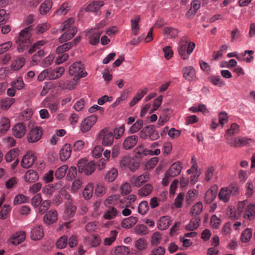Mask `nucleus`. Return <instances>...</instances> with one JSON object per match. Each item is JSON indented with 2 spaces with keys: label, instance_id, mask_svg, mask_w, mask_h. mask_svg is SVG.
<instances>
[{
  "label": "nucleus",
  "instance_id": "nucleus-1",
  "mask_svg": "<svg viewBox=\"0 0 255 255\" xmlns=\"http://www.w3.org/2000/svg\"><path fill=\"white\" fill-rule=\"evenodd\" d=\"M32 29V26L26 27L21 30L16 40V42L18 44L17 50L18 52H22L27 49L31 44V30Z\"/></svg>",
  "mask_w": 255,
  "mask_h": 255
},
{
  "label": "nucleus",
  "instance_id": "nucleus-2",
  "mask_svg": "<svg viewBox=\"0 0 255 255\" xmlns=\"http://www.w3.org/2000/svg\"><path fill=\"white\" fill-rule=\"evenodd\" d=\"M187 37H182L179 43L178 51L183 59H187L189 55L192 52L195 47V44L193 42H188Z\"/></svg>",
  "mask_w": 255,
  "mask_h": 255
},
{
  "label": "nucleus",
  "instance_id": "nucleus-3",
  "mask_svg": "<svg viewBox=\"0 0 255 255\" xmlns=\"http://www.w3.org/2000/svg\"><path fill=\"white\" fill-rule=\"evenodd\" d=\"M255 143V140L254 139L242 136L233 137L231 141H228V145L234 148L251 146L254 145Z\"/></svg>",
  "mask_w": 255,
  "mask_h": 255
},
{
  "label": "nucleus",
  "instance_id": "nucleus-4",
  "mask_svg": "<svg viewBox=\"0 0 255 255\" xmlns=\"http://www.w3.org/2000/svg\"><path fill=\"white\" fill-rule=\"evenodd\" d=\"M239 193V189L236 184H231L227 187L222 188L218 196L221 201L224 203L228 202L232 195H236Z\"/></svg>",
  "mask_w": 255,
  "mask_h": 255
},
{
  "label": "nucleus",
  "instance_id": "nucleus-5",
  "mask_svg": "<svg viewBox=\"0 0 255 255\" xmlns=\"http://www.w3.org/2000/svg\"><path fill=\"white\" fill-rule=\"evenodd\" d=\"M69 73L70 75L74 76L73 80L74 81H77L87 75V72L84 70L81 62H76L73 63L69 67Z\"/></svg>",
  "mask_w": 255,
  "mask_h": 255
},
{
  "label": "nucleus",
  "instance_id": "nucleus-6",
  "mask_svg": "<svg viewBox=\"0 0 255 255\" xmlns=\"http://www.w3.org/2000/svg\"><path fill=\"white\" fill-rule=\"evenodd\" d=\"M77 167L79 172L83 173L87 175L91 174L95 169V164L94 161L88 162V160L85 159L79 160Z\"/></svg>",
  "mask_w": 255,
  "mask_h": 255
},
{
  "label": "nucleus",
  "instance_id": "nucleus-7",
  "mask_svg": "<svg viewBox=\"0 0 255 255\" xmlns=\"http://www.w3.org/2000/svg\"><path fill=\"white\" fill-rule=\"evenodd\" d=\"M139 136L143 139L149 137L151 140H156L159 137L158 132L155 130L153 125L144 127L139 132Z\"/></svg>",
  "mask_w": 255,
  "mask_h": 255
},
{
  "label": "nucleus",
  "instance_id": "nucleus-8",
  "mask_svg": "<svg viewBox=\"0 0 255 255\" xmlns=\"http://www.w3.org/2000/svg\"><path fill=\"white\" fill-rule=\"evenodd\" d=\"M102 136V144L105 146H110L113 143L114 136L113 132L109 131L108 128L102 129L99 134Z\"/></svg>",
  "mask_w": 255,
  "mask_h": 255
},
{
  "label": "nucleus",
  "instance_id": "nucleus-9",
  "mask_svg": "<svg viewBox=\"0 0 255 255\" xmlns=\"http://www.w3.org/2000/svg\"><path fill=\"white\" fill-rule=\"evenodd\" d=\"M42 134V128L40 127H36L28 132L27 135V141L29 143L36 142L41 139Z\"/></svg>",
  "mask_w": 255,
  "mask_h": 255
},
{
  "label": "nucleus",
  "instance_id": "nucleus-10",
  "mask_svg": "<svg viewBox=\"0 0 255 255\" xmlns=\"http://www.w3.org/2000/svg\"><path fill=\"white\" fill-rule=\"evenodd\" d=\"M97 121V117L95 115L86 118L81 123L80 129L82 132L88 131Z\"/></svg>",
  "mask_w": 255,
  "mask_h": 255
},
{
  "label": "nucleus",
  "instance_id": "nucleus-11",
  "mask_svg": "<svg viewBox=\"0 0 255 255\" xmlns=\"http://www.w3.org/2000/svg\"><path fill=\"white\" fill-rule=\"evenodd\" d=\"M149 174L147 173L141 174L138 176H133L130 179V182L133 186L139 187L141 186L143 183L148 180L149 178Z\"/></svg>",
  "mask_w": 255,
  "mask_h": 255
},
{
  "label": "nucleus",
  "instance_id": "nucleus-12",
  "mask_svg": "<svg viewBox=\"0 0 255 255\" xmlns=\"http://www.w3.org/2000/svg\"><path fill=\"white\" fill-rule=\"evenodd\" d=\"M58 220V213L56 210L51 209L47 211L43 216V222L49 225L55 223Z\"/></svg>",
  "mask_w": 255,
  "mask_h": 255
},
{
  "label": "nucleus",
  "instance_id": "nucleus-13",
  "mask_svg": "<svg viewBox=\"0 0 255 255\" xmlns=\"http://www.w3.org/2000/svg\"><path fill=\"white\" fill-rule=\"evenodd\" d=\"M101 34V31L95 29H92L87 32L86 35L88 37L90 44L94 45L98 44Z\"/></svg>",
  "mask_w": 255,
  "mask_h": 255
},
{
  "label": "nucleus",
  "instance_id": "nucleus-14",
  "mask_svg": "<svg viewBox=\"0 0 255 255\" xmlns=\"http://www.w3.org/2000/svg\"><path fill=\"white\" fill-rule=\"evenodd\" d=\"M36 159V156L34 153L28 152L22 158L21 161L22 167L28 168L31 166Z\"/></svg>",
  "mask_w": 255,
  "mask_h": 255
},
{
  "label": "nucleus",
  "instance_id": "nucleus-15",
  "mask_svg": "<svg viewBox=\"0 0 255 255\" xmlns=\"http://www.w3.org/2000/svg\"><path fill=\"white\" fill-rule=\"evenodd\" d=\"M240 132V127L236 123H233L231 125L230 128L228 129L226 131L224 135L226 140V143L228 144V141H231L233 138L231 136L238 134Z\"/></svg>",
  "mask_w": 255,
  "mask_h": 255
},
{
  "label": "nucleus",
  "instance_id": "nucleus-16",
  "mask_svg": "<svg viewBox=\"0 0 255 255\" xmlns=\"http://www.w3.org/2000/svg\"><path fill=\"white\" fill-rule=\"evenodd\" d=\"M13 135L16 138L22 137L26 132V127L23 123L15 124L12 129Z\"/></svg>",
  "mask_w": 255,
  "mask_h": 255
},
{
  "label": "nucleus",
  "instance_id": "nucleus-17",
  "mask_svg": "<svg viewBox=\"0 0 255 255\" xmlns=\"http://www.w3.org/2000/svg\"><path fill=\"white\" fill-rule=\"evenodd\" d=\"M44 236L43 230L40 225H36L31 230L30 238L32 240H40Z\"/></svg>",
  "mask_w": 255,
  "mask_h": 255
},
{
  "label": "nucleus",
  "instance_id": "nucleus-18",
  "mask_svg": "<svg viewBox=\"0 0 255 255\" xmlns=\"http://www.w3.org/2000/svg\"><path fill=\"white\" fill-rule=\"evenodd\" d=\"M182 168V163L180 161L175 162L170 166L167 172V175L171 177L177 176L180 173Z\"/></svg>",
  "mask_w": 255,
  "mask_h": 255
},
{
  "label": "nucleus",
  "instance_id": "nucleus-19",
  "mask_svg": "<svg viewBox=\"0 0 255 255\" xmlns=\"http://www.w3.org/2000/svg\"><path fill=\"white\" fill-rule=\"evenodd\" d=\"M182 73L183 77L188 81H193L196 79L195 70L192 66L184 67Z\"/></svg>",
  "mask_w": 255,
  "mask_h": 255
},
{
  "label": "nucleus",
  "instance_id": "nucleus-20",
  "mask_svg": "<svg viewBox=\"0 0 255 255\" xmlns=\"http://www.w3.org/2000/svg\"><path fill=\"white\" fill-rule=\"evenodd\" d=\"M171 220L169 216H163L160 218L157 223V228L160 230L167 229L171 224Z\"/></svg>",
  "mask_w": 255,
  "mask_h": 255
},
{
  "label": "nucleus",
  "instance_id": "nucleus-21",
  "mask_svg": "<svg viewBox=\"0 0 255 255\" xmlns=\"http://www.w3.org/2000/svg\"><path fill=\"white\" fill-rule=\"evenodd\" d=\"M71 147L70 144H64L60 150V159L62 161H66L69 158L71 154Z\"/></svg>",
  "mask_w": 255,
  "mask_h": 255
},
{
  "label": "nucleus",
  "instance_id": "nucleus-22",
  "mask_svg": "<svg viewBox=\"0 0 255 255\" xmlns=\"http://www.w3.org/2000/svg\"><path fill=\"white\" fill-rule=\"evenodd\" d=\"M217 194V187H211L205 193L204 202L206 204L211 203L216 198Z\"/></svg>",
  "mask_w": 255,
  "mask_h": 255
},
{
  "label": "nucleus",
  "instance_id": "nucleus-23",
  "mask_svg": "<svg viewBox=\"0 0 255 255\" xmlns=\"http://www.w3.org/2000/svg\"><path fill=\"white\" fill-rule=\"evenodd\" d=\"M138 137L135 135L128 136L124 141L123 145L125 149L132 148L137 142Z\"/></svg>",
  "mask_w": 255,
  "mask_h": 255
},
{
  "label": "nucleus",
  "instance_id": "nucleus-24",
  "mask_svg": "<svg viewBox=\"0 0 255 255\" xmlns=\"http://www.w3.org/2000/svg\"><path fill=\"white\" fill-rule=\"evenodd\" d=\"M244 218L249 220L255 219V204H250L246 207Z\"/></svg>",
  "mask_w": 255,
  "mask_h": 255
},
{
  "label": "nucleus",
  "instance_id": "nucleus-25",
  "mask_svg": "<svg viewBox=\"0 0 255 255\" xmlns=\"http://www.w3.org/2000/svg\"><path fill=\"white\" fill-rule=\"evenodd\" d=\"M25 239V233L24 231H21L14 234L9 240L12 244L18 245L23 242Z\"/></svg>",
  "mask_w": 255,
  "mask_h": 255
},
{
  "label": "nucleus",
  "instance_id": "nucleus-26",
  "mask_svg": "<svg viewBox=\"0 0 255 255\" xmlns=\"http://www.w3.org/2000/svg\"><path fill=\"white\" fill-rule=\"evenodd\" d=\"M64 72L65 68L62 66L57 67L53 70L49 69V79H57L61 77Z\"/></svg>",
  "mask_w": 255,
  "mask_h": 255
},
{
  "label": "nucleus",
  "instance_id": "nucleus-27",
  "mask_svg": "<svg viewBox=\"0 0 255 255\" xmlns=\"http://www.w3.org/2000/svg\"><path fill=\"white\" fill-rule=\"evenodd\" d=\"M39 179L38 173L34 170L29 169L24 175L25 181L27 183H33L37 181Z\"/></svg>",
  "mask_w": 255,
  "mask_h": 255
},
{
  "label": "nucleus",
  "instance_id": "nucleus-28",
  "mask_svg": "<svg viewBox=\"0 0 255 255\" xmlns=\"http://www.w3.org/2000/svg\"><path fill=\"white\" fill-rule=\"evenodd\" d=\"M140 21V16L139 15H135L131 19V27L133 34L136 35L138 34L139 30V22Z\"/></svg>",
  "mask_w": 255,
  "mask_h": 255
},
{
  "label": "nucleus",
  "instance_id": "nucleus-29",
  "mask_svg": "<svg viewBox=\"0 0 255 255\" xmlns=\"http://www.w3.org/2000/svg\"><path fill=\"white\" fill-rule=\"evenodd\" d=\"M77 29L76 27H73L71 29V31H66L59 38V41L62 43L72 39L76 33Z\"/></svg>",
  "mask_w": 255,
  "mask_h": 255
},
{
  "label": "nucleus",
  "instance_id": "nucleus-30",
  "mask_svg": "<svg viewBox=\"0 0 255 255\" xmlns=\"http://www.w3.org/2000/svg\"><path fill=\"white\" fill-rule=\"evenodd\" d=\"M137 218L135 217L130 216L124 219L122 223V227L126 229H129L133 227L137 222Z\"/></svg>",
  "mask_w": 255,
  "mask_h": 255
},
{
  "label": "nucleus",
  "instance_id": "nucleus-31",
  "mask_svg": "<svg viewBox=\"0 0 255 255\" xmlns=\"http://www.w3.org/2000/svg\"><path fill=\"white\" fill-rule=\"evenodd\" d=\"M52 2L51 0H46L42 2L39 8V11L41 14L45 15L51 9Z\"/></svg>",
  "mask_w": 255,
  "mask_h": 255
},
{
  "label": "nucleus",
  "instance_id": "nucleus-32",
  "mask_svg": "<svg viewBox=\"0 0 255 255\" xmlns=\"http://www.w3.org/2000/svg\"><path fill=\"white\" fill-rule=\"evenodd\" d=\"M201 222V218L200 217L192 218L188 224H187L185 229L188 231H193L197 229L199 226Z\"/></svg>",
  "mask_w": 255,
  "mask_h": 255
},
{
  "label": "nucleus",
  "instance_id": "nucleus-33",
  "mask_svg": "<svg viewBox=\"0 0 255 255\" xmlns=\"http://www.w3.org/2000/svg\"><path fill=\"white\" fill-rule=\"evenodd\" d=\"M129 249L126 246H117L111 252V255H128Z\"/></svg>",
  "mask_w": 255,
  "mask_h": 255
},
{
  "label": "nucleus",
  "instance_id": "nucleus-34",
  "mask_svg": "<svg viewBox=\"0 0 255 255\" xmlns=\"http://www.w3.org/2000/svg\"><path fill=\"white\" fill-rule=\"evenodd\" d=\"M103 5L104 2L103 1H94L87 6L86 10L87 11L97 12Z\"/></svg>",
  "mask_w": 255,
  "mask_h": 255
},
{
  "label": "nucleus",
  "instance_id": "nucleus-35",
  "mask_svg": "<svg viewBox=\"0 0 255 255\" xmlns=\"http://www.w3.org/2000/svg\"><path fill=\"white\" fill-rule=\"evenodd\" d=\"M178 30L172 27H166L164 28V34L167 38H174L178 35Z\"/></svg>",
  "mask_w": 255,
  "mask_h": 255
},
{
  "label": "nucleus",
  "instance_id": "nucleus-36",
  "mask_svg": "<svg viewBox=\"0 0 255 255\" xmlns=\"http://www.w3.org/2000/svg\"><path fill=\"white\" fill-rule=\"evenodd\" d=\"M14 98H5L0 100V107L2 110H6L15 102Z\"/></svg>",
  "mask_w": 255,
  "mask_h": 255
},
{
  "label": "nucleus",
  "instance_id": "nucleus-37",
  "mask_svg": "<svg viewBox=\"0 0 255 255\" xmlns=\"http://www.w3.org/2000/svg\"><path fill=\"white\" fill-rule=\"evenodd\" d=\"M25 62V59L23 57L18 56L17 57L14 62L12 63L11 67L13 70L17 71L21 68L24 65Z\"/></svg>",
  "mask_w": 255,
  "mask_h": 255
},
{
  "label": "nucleus",
  "instance_id": "nucleus-38",
  "mask_svg": "<svg viewBox=\"0 0 255 255\" xmlns=\"http://www.w3.org/2000/svg\"><path fill=\"white\" fill-rule=\"evenodd\" d=\"M152 190V185L150 184H146L138 189V194L140 196L145 197L149 195Z\"/></svg>",
  "mask_w": 255,
  "mask_h": 255
},
{
  "label": "nucleus",
  "instance_id": "nucleus-39",
  "mask_svg": "<svg viewBox=\"0 0 255 255\" xmlns=\"http://www.w3.org/2000/svg\"><path fill=\"white\" fill-rule=\"evenodd\" d=\"M118 175V170L115 168H113L106 174L105 179L108 182H112L117 177Z\"/></svg>",
  "mask_w": 255,
  "mask_h": 255
},
{
  "label": "nucleus",
  "instance_id": "nucleus-40",
  "mask_svg": "<svg viewBox=\"0 0 255 255\" xmlns=\"http://www.w3.org/2000/svg\"><path fill=\"white\" fill-rule=\"evenodd\" d=\"M118 211L116 208L113 207H108L105 212L103 218L106 220H111L117 216Z\"/></svg>",
  "mask_w": 255,
  "mask_h": 255
},
{
  "label": "nucleus",
  "instance_id": "nucleus-41",
  "mask_svg": "<svg viewBox=\"0 0 255 255\" xmlns=\"http://www.w3.org/2000/svg\"><path fill=\"white\" fill-rule=\"evenodd\" d=\"M143 126V121L142 120H137L129 128L128 132L134 133L138 131Z\"/></svg>",
  "mask_w": 255,
  "mask_h": 255
},
{
  "label": "nucleus",
  "instance_id": "nucleus-42",
  "mask_svg": "<svg viewBox=\"0 0 255 255\" xmlns=\"http://www.w3.org/2000/svg\"><path fill=\"white\" fill-rule=\"evenodd\" d=\"M94 186L93 184H88L83 191V196L85 200L91 198L93 195Z\"/></svg>",
  "mask_w": 255,
  "mask_h": 255
},
{
  "label": "nucleus",
  "instance_id": "nucleus-43",
  "mask_svg": "<svg viewBox=\"0 0 255 255\" xmlns=\"http://www.w3.org/2000/svg\"><path fill=\"white\" fill-rule=\"evenodd\" d=\"M10 120L6 118H3L0 122V132L4 133L6 132L10 128Z\"/></svg>",
  "mask_w": 255,
  "mask_h": 255
},
{
  "label": "nucleus",
  "instance_id": "nucleus-44",
  "mask_svg": "<svg viewBox=\"0 0 255 255\" xmlns=\"http://www.w3.org/2000/svg\"><path fill=\"white\" fill-rule=\"evenodd\" d=\"M76 210V207L72 205L69 201L66 203V208L65 211V214L67 217L70 218L74 216Z\"/></svg>",
  "mask_w": 255,
  "mask_h": 255
},
{
  "label": "nucleus",
  "instance_id": "nucleus-45",
  "mask_svg": "<svg viewBox=\"0 0 255 255\" xmlns=\"http://www.w3.org/2000/svg\"><path fill=\"white\" fill-rule=\"evenodd\" d=\"M203 208V206L202 202H198L191 208L190 213L192 216H196L201 213Z\"/></svg>",
  "mask_w": 255,
  "mask_h": 255
},
{
  "label": "nucleus",
  "instance_id": "nucleus-46",
  "mask_svg": "<svg viewBox=\"0 0 255 255\" xmlns=\"http://www.w3.org/2000/svg\"><path fill=\"white\" fill-rule=\"evenodd\" d=\"M74 19L73 18H70L67 20H65L62 25L61 31H71V29L73 27H76L74 25Z\"/></svg>",
  "mask_w": 255,
  "mask_h": 255
},
{
  "label": "nucleus",
  "instance_id": "nucleus-47",
  "mask_svg": "<svg viewBox=\"0 0 255 255\" xmlns=\"http://www.w3.org/2000/svg\"><path fill=\"white\" fill-rule=\"evenodd\" d=\"M118 235L116 230H112L110 232V237L106 238L104 240V244L105 246H111L116 240Z\"/></svg>",
  "mask_w": 255,
  "mask_h": 255
},
{
  "label": "nucleus",
  "instance_id": "nucleus-48",
  "mask_svg": "<svg viewBox=\"0 0 255 255\" xmlns=\"http://www.w3.org/2000/svg\"><path fill=\"white\" fill-rule=\"evenodd\" d=\"M73 46V42H68L65 43L59 46H58L56 49V52L57 54H62L64 52L68 51Z\"/></svg>",
  "mask_w": 255,
  "mask_h": 255
},
{
  "label": "nucleus",
  "instance_id": "nucleus-49",
  "mask_svg": "<svg viewBox=\"0 0 255 255\" xmlns=\"http://www.w3.org/2000/svg\"><path fill=\"white\" fill-rule=\"evenodd\" d=\"M68 169L67 165H64L59 167L55 172V176L56 179H60L63 178Z\"/></svg>",
  "mask_w": 255,
  "mask_h": 255
},
{
  "label": "nucleus",
  "instance_id": "nucleus-50",
  "mask_svg": "<svg viewBox=\"0 0 255 255\" xmlns=\"http://www.w3.org/2000/svg\"><path fill=\"white\" fill-rule=\"evenodd\" d=\"M18 151L17 149H12L9 151L5 155V158L7 162H11L17 158Z\"/></svg>",
  "mask_w": 255,
  "mask_h": 255
},
{
  "label": "nucleus",
  "instance_id": "nucleus-51",
  "mask_svg": "<svg viewBox=\"0 0 255 255\" xmlns=\"http://www.w3.org/2000/svg\"><path fill=\"white\" fill-rule=\"evenodd\" d=\"M134 232L136 234L138 235H147L149 231L147 228L143 225H137L134 228Z\"/></svg>",
  "mask_w": 255,
  "mask_h": 255
},
{
  "label": "nucleus",
  "instance_id": "nucleus-52",
  "mask_svg": "<svg viewBox=\"0 0 255 255\" xmlns=\"http://www.w3.org/2000/svg\"><path fill=\"white\" fill-rule=\"evenodd\" d=\"M50 205L51 201L50 200H46L42 201L38 207V213L41 215L43 214L49 208Z\"/></svg>",
  "mask_w": 255,
  "mask_h": 255
},
{
  "label": "nucleus",
  "instance_id": "nucleus-53",
  "mask_svg": "<svg viewBox=\"0 0 255 255\" xmlns=\"http://www.w3.org/2000/svg\"><path fill=\"white\" fill-rule=\"evenodd\" d=\"M42 199L41 195L40 193L36 194L31 199V204L34 208H38L41 202Z\"/></svg>",
  "mask_w": 255,
  "mask_h": 255
},
{
  "label": "nucleus",
  "instance_id": "nucleus-54",
  "mask_svg": "<svg viewBox=\"0 0 255 255\" xmlns=\"http://www.w3.org/2000/svg\"><path fill=\"white\" fill-rule=\"evenodd\" d=\"M134 246L138 251H142L147 247L146 240L144 238H140L135 242Z\"/></svg>",
  "mask_w": 255,
  "mask_h": 255
},
{
  "label": "nucleus",
  "instance_id": "nucleus-55",
  "mask_svg": "<svg viewBox=\"0 0 255 255\" xmlns=\"http://www.w3.org/2000/svg\"><path fill=\"white\" fill-rule=\"evenodd\" d=\"M29 198L23 194H18L14 199L13 203L14 205H17L21 203H28Z\"/></svg>",
  "mask_w": 255,
  "mask_h": 255
},
{
  "label": "nucleus",
  "instance_id": "nucleus-56",
  "mask_svg": "<svg viewBox=\"0 0 255 255\" xmlns=\"http://www.w3.org/2000/svg\"><path fill=\"white\" fill-rule=\"evenodd\" d=\"M70 9V5L68 3H64L55 12L57 15H64Z\"/></svg>",
  "mask_w": 255,
  "mask_h": 255
},
{
  "label": "nucleus",
  "instance_id": "nucleus-57",
  "mask_svg": "<svg viewBox=\"0 0 255 255\" xmlns=\"http://www.w3.org/2000/svg\"><path fill=\"white\" fill-rule=\"evenodd\" d=\"M252 236V231L251 229L247 228L245 230L241 235V240L243 242H249Z\"/></svg>",
  "mask_w": 255,
  "mask_h": 255
},
{
  "label": "nucleus",
  "instance_id": "nucleus-58",
  "mask_svg": "<svg viewBox=\"0 0 255 255\" xmlns=\"http://www.w3.org/2000/svg\"><path fill=\"white\" fill-rule=\"evenodd\" d=\"M55 191L54 186L52 184L44 186L42 189V193L50 197Z\"/></svg>",
  "mask_w": 255,
  "mask_h": 255
},
{
  "label": "nucleus",
  "instance_id": "nucleus-59",
  "mask_svg": "<svg viewBox=\"0 0 255 255\" xmlns=\"http://www.w3.org/2000/svg\"><path fill=\"white\" fill-rule=\"evenodd\" d=\"M209 81L214 85L222 87L225 84L220 76H212L209 78Z\"/></svg>",
  "mask_w": 255,
  "mask_h": 255
},
{
  "label": "nucleus",
  "instance_id": "nucleus-60",
  "mask_svg": "<svg viewBox=\"0 0 255 255\" xmlns=\"http://www.w3.org/2000/svg\"><path fill=\"white\" fill-rule=\"evenodd\" d=\"M149 209L147 201H143L139 203L138 207V211L141 215L145 214Z\"/></svg>",
  "mask_w": 255,
  "mask_h": 255
},
{
  "label": "nucleus",
  "instance_id": "nucleus-61",
  "mask_svg": "<svg viewBox=\"0 0 255 255\" xmlns=\"http://www.w3.org/2000/svg\"><path fill=\"white\" fill-rule=\"evenodd\" d=\"M10 210L9 205L4 204L0 212V219L1 220L5 219L8 217Z\"/></svg>",
  "mask_w": 255,
  "mask_h": 255
},
{
  "label": "nucleus",
  "instance_id": "nucleus-62",
  "mask_svg": "<svg viewBox=\"0 0 255 255\" xmlns=\"http://www.w3.org/2000/svg\"><path fill=\"white\" fill-rule=\"evenodd\" d=\"M67 245V237L66 236L61 237L56 243V246L59 249H63Z\"/></svg>",
  "mask_w": 255,
  "mask_h": 255
},
{
  "label": "nucleus",
  "instance_id": "nucleus-63",
  "mask_svg": "<svg viewBox=\"0 0 255 255\" xmlns=\"http://www.w3.org/2000/svg\"><path fill=\"white\" fill-rule=\"evenodd\" d=\"M55 88L54 84L52 82H45L41 92V95L44 96L48 93L49 91Z\"/></svg>",
  "mask_w": 255,
  "mask_h": 255
},
{
  "label": "nucleus",
  "instance_id": "nucleus-64",
  "mask_svg": "<svg viewBox=\"0 0 255 255\" xmlns=\"http://www.w3.org/2000/svg\"><path fill=\"white\" fill-rule=\"evenodd\" d=\"M11 86L17 90H21L24 87V82L21 77L18 78L11 83Z\"/></svg>",
  "mask_w": 255,
  "mask_h": 255
}]
</instances>
